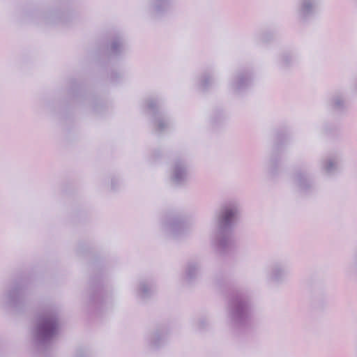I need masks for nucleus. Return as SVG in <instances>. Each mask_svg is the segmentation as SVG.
Returning a JSON list of instances; mask_svg holds the SVG:
<instances>
[{
    "mask_svg": "<svg viewBox=\"0 0 357 357\" xmlns=\"http://www.w3.org/2000/svg\"><path fill=\"white\" fill-rule=\"evenodd\" d=\"M233 215H234V213L232 211H227V212H226L225 218H224L226 222L229 220L230 217H231Z\"/></svg>",
    "mask_w": 357,
    "mask_h": 357,
    "instance_id": "obj_1",
    "label": "nucleus"
}]
</instances>
